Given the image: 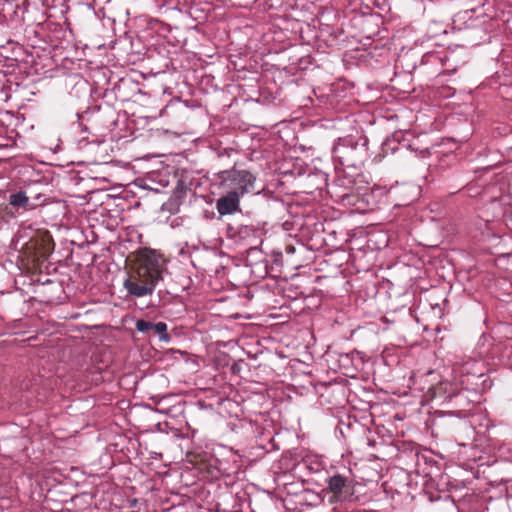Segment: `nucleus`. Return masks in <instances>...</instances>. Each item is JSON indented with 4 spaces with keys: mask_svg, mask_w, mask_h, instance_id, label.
<instances>
[{
    "mask_svg": "<svg viewBox=\"0 0 512 512\" xmlns=\"http://www.w3.org/2000/svg\"><path fill=\"white\" fill-rule=\"evenodd\" d=\"M89 15L93 18V13L88 9Z\"/></svg>",
    "mask_w": 512,
    "mask_h": 512,
    "instance_id": "nucleus-20",
    "label": "nucleus"
},
{
    "mask_svg": "<svg viewBox=\"0 0 512 512\" xmlns=\"http://www.w3.org/2000/svg\"><path fill=\"white\" fill-rule=\"evenodd\" d=\"M368 142L366 136L339 138L332 148L333 160L343 167H360L368 158Z\"/></svg>",
    "mask_w": 512,
    "mask_h": 512,
    "instance_id": "nucleus-3",
    "label": "nucleus"
},
{
    "mask_svg": "<svg viewBox=\"0 0 512 512\" xmlns=\"http://www.w3.org/2000/svg\"><path fill=\"white\" fill-rule=\"evenodd\" d=\"M399 154L400 157H406L410 154L409 145L400 143L394 137H388L381 145L379 157H387L388 155Z\"/></svg>",
    "mask_w": 512,
    "mask_h": 512,
    "instance_id": "nucleus-10",
    "label": "nucleus"
},
{
    "mask_svg": "<svg viewBox=\"0 0 512 512\" xmlns=\"http://www.w3.org/2000/svg\"><path fill=\"white\" fill-rule=\"evenodd\" d=\"M439 499H440V496H437L436 498L433 497L432 495L429 496L430 502H434V501L439 500Z\"/></svg>",
    "mask_w": 512,
    "mask_h": 512,
    "instance_id": "nucleus-16",
    "label": "nucleus"
},
{
    "mask_svg": "<svg viewBox=\"0 0 512 512\" xmlns=\"http://www.w3.org/2000/svg\"><path fill=\"white\" fill-rule=\"evenodd\" d=\"M340 199L343 204L355 205L357 195H355L354 193H345L340 196Z\"/></svg>",
    "mask_w": 512,
    "mask_h": 512,
    "instance_id": "nucleus-14",
    "label": "nucleus"
},
{
    "mask_svg": "<svg viewBox=\"0 0 512 512\" xmlns=\"http://www.w3.org/2000/svg\"><path fill=\"white\" fill-rule=\"evenodd\" d=\"M237 370L236 364L232 366V371L235 372Z\"/></svg>",
    "mask_w": 512,
    "mask_h": 512,
    "instance_id": "nucleus-19",
    "label": "nucleus"
},
{
    "mask_svg": "<svg viewBox=\"0 0 512 512\" xmlns=\"http://www.w3.org/2000/svg\"><path fill=\"white\" fill-rule=\"evenodd\" d=\"M136 330L141 332L148 337L159 335V339L163 341H169L170 336L167 333V324L165 322L153 323L144 319H139L136 322Z\"/></svg>",
    "mask_w": 512,
    "mask_h": 512,
    "instance_id": "nucleus-9",
    "label": "nucleus"
},
{
    "mask_svg": "<svg viewBox=\"0 0 512 512\" xmlns=\"http://www.w3.org/2000/svg\"><path fill=\"white\" fill-rule=\"evenodd\" d=\"M168 66H169V59H166V60H165V63H164V67H166V68H167Z\"/></svg>",
    "mask_w": 512,
    "mask_h": 512,
    "instance_id": "nucleus-17",
    "label": "nucleus"
},
{
    "mask_svg": "<svg viewBox=\"0 0 512 512\" xmlns=\"http://www.w3.org/2000/svg\"><path fill=\"white\" fill-rule=\"evenodd\" d=\"M188 191H190V189L188 188L187 184L183 180H179L173 190L171 200L176 205L182 204L186 199Z\"/></svg>",
    "mask_w": 512,
    "mask_h": 512,
    "instance_id": "nucleus-12",
    "label": "nucleus"
},
{
    "mask_svg": "<svg viewBox=\"0 0 512 512\" xmlns=\"http://www.w3.org/2000/svg\"><path fill=\"white\" fill-rule=\"evenodd\" d=\"M262 231L254 225H228L226 236L235 244L247 246L248 255L257 253V246L261 243Z\"/></svg>",
    "mask_w": 512,
    "mask_h": 512,
    "instance_id": "nucleus-5",
    "label": "nucleus"
},
{
    "mask_svg": "<svg viewBox=\"0 0 512 512\" xmlns=\"http://www.w3.org/2000/svg\"><path fill=\"white\" fill-rule=\"evenodd\" d=\"M78 121L83 126V131L89 130L86 123L91 124L93 128L106 127L114 123V111L106 106L104 109L100 105L88 107L84 112L78 113Z\"/></svg>",
    "mask_w": 512,
    "mask_h": 512,
    "instance_id": "nucleus-6",
    "label": "nucleus"
},
{
    "mask_svg": "<svg viewBox=\"0 0 512 512\" xmlns=\"http://www.w3.org/2000/svg\"><path fill=\"white\" fill-rule=\"evenodd\" d=\"M162 257L155 250L144 248L137 256L134 274L124 281L128 293L135 297L151 295L162 279Z\"/></svg>",
    "mask_w": 512,
    "mask_h": 512,
    "instance_id": "nucleus-1",
    "label": "nucleus"
},
{
    "mask_svg": "<svg viewBox=\"0 0 512 512\" xmlns=\"http://www.w3.org/2000/svg\"><path fill=\"white\" fill-rule=\"evenodd\" d=\"M236 162L229 169H224L214 174L215 185L223 192L234 191L242 197L247 193L254 192L256 176L246 169H238Z\"/></svg>",
    "mask_w": 512,
    "mask_h": 512,
    "instance_id": "nucleus-4",
    "label": "nucleus"
},
{
    "mask_svg": "<svg viewBox=\"0 0 512 512\" xmlns=\"http://www.w3.org/2000/svg\"><path fill=\"white\" fill-rule=\"evenodd\" d=\"M26 191H28V201L31 205L32 210H34L37 207H40L46 203L47 197L45 194L40 193V192L39 193L34 192L31 189H26Z\"/></svg>",
    "mask_w": 512,
    "mask_h": 512,
    "instance_id": "nucleus-13",
    "label": "nucleus"
},
{
    "mask_svg": "<svg viewBox=\"0 0 512 512\" xmlns=\"http://www.w3.org/2000/svg\"><path fill=\"white\" fill-rule=\"evenodd\" d=\"M287 250H288L289 252H293V251H294V247H287Z\"/></svg>",
    "mask_w": 512,
    "mask_h": 512,
    "instance_id": "nucleus-18",
    "label": "nucleus"
},
{
    "mask_svg": "<svg viewBox=\"0 0 512 512\" xmlns=\"http://www.w3.org/2000/svg\"><path fill=\"white\" fill-rule=\"evenodd\" d=\"M240 198L237 192L221 191L219 198L216 200V210L220 217L241 212Z\"/></svg>",
    "mask_w": 512,
    "mask_h": 512,
    "instance_id": "nucleus-8",
    "label": "nucleus"
},
{
    "mask_svg": "<svg viewBox=\"0 0 512 512\" xmlns=\"http://www.w3.org/2000/svg\"><path fill=\"white\" fill-rule=\"evenodd\" d=\"M232 153H237L236 150L232 149V148H224L223 150H220L218 152V157L219 159H222L223 157L227 156V157H230Z\"/></svg>",
    "mask_w": 512,
    "mask_h": 512,
    "instance_id": "nucleus-15",
    "label": "nucleus"
},
{
    "mask_svg": "<svg viewBox=\"0 0 512 512\" xmlns=\"http://www.w3.org/2000/svg\"><path fill=\"white\" fill-rule=\"evenodd\" d=\"M9 205H11L17 212L21 211H30L31 205L28 201V191L20 190L15 193H12L8 199Z\"/></svg>",
    "mask_w": 512,
    "mask_h": 512,
    "instance_id": "nucleus-11",
    "label": "nucleus"
},
{
    "mask_svg": "<svg viewBox=\"0 0 512 512\" xmlns=\"http://www.w3.org/2000/svg\"><path fill=\"white\" fill-rule=\"evenodd\" d=\"M327 491L332 494V501H351L354 497V480L335 473L326 479Z\"/></svg>",
    "mask_w": 512,
    "mask_h": 512,
    "instance_id": "nucleus-7",
    "label": "nucleus"
},
{
    "mask_svg": "<svg viewBox=\"0 0 512 512\" xmlns=\"http://www.w3.org/2000/svg\"><path fill=\"white\" fill-rule=\"evenodd\" d=\"M445 391L448 394L443 400L446 411H435L432 424L436 428H444L447 416L467 417L478 402V394L474 389H453L451 384H446Z\"/></svg>",
    "mask_w": 512,
    "mask_h": 512,
    "instance_id": "nucleus-2",
    "label": "nucleus"
}]
</instances>
